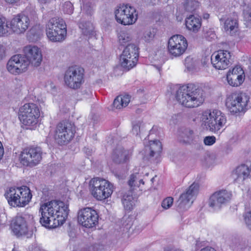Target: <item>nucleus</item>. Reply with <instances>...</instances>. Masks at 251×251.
Segmentation results:
<instances>
[{
    "mask_svg": "<svg viewBox=\"0 0 251 251\" xmlns=\"http://www.w3.org/2000/svg\"><path fill=\"white\" fill-rule=\"evenodd\" d=\"M201 251H216V250L211 247H207L202 249Z\"/></svg>",
    "mask_w": 251,
    "mask_h": 251,
    "instance_id": "bf43d9fd",
    "label": "nucleus"
},
{
    "mask_svg": "<svg viewBox=\"0 0 251 251\" xmlns=\"http://www.w3.org/2000/svg\"><path fill=\"white\" fill-rule=\"evenodd\" d=\"M48 38L52 42H61L65 39L67 34V25L60 17H53L46 25Z\"/></svg>",
    "mask_w": 251,
    "mask_h": 251,
    "instance_id": "7ed1b4c3",
    "label": "nucleus"
},
{
    "mask_svg": "<svg viewBox=\"0 0 251 251\" xmlns=\"http://www.w3.org/2000/svg\"><path fill=\"white\" fill-rule=\"evenodd\" d=\"M91 192L97 200L101 201L109 198L113 192V185L108 180L96 177L90 182Z\"/></svg>",
    "mask_w": 251,
    "mask_h": 251,
    "instance_id": "423d86ee",
    "label": "nucleus"
},
{
    "mask_svg": "<svg viewBox=\"0 0 251 251\" xmlns=\"http://www.w3.org/2000/svg\"><path fill=\"white\" fill-rule=\"evenodd\" d=\"M243 14L244 16H251V7L245 6L243 9Z\"/></svg>",
    "mask_w": 251,
    "mask_h": 251,
    "instance_id": "5fc2aeb1",
    "label": "nucleus"
},
{
    "mask_svg": "<svg viewBox=\"0 0 251 251\" xmlns=\"http://www.w3.org/2000/svg\"><path fill=\"white\" fill-rule=\"evenodd\" d=\"M194 131L190 128L184 129L180 134V141L186 144H191L195 138Z\"/></svg>",
    "mask_w": 251,
    "mask_h": 251,
    "instance_id": "bb28decb",
    "label": "nucleus"
},
{
    "mask_svg": "<svg viewBox=\"0 0 251 251\" xmlns=\"http://www.w3.org/2000/svg\"><path fill=\"white\" fill-rule=\"evenodd\" d=\"M128 58H126L125 65L123 62V60H121V55H120V62L121 66L124 68L125 70L128 71L133 68L136 64L138 61V59L135 57H132L127 56Z\"/></svg>",
    "mask_w": 251,
    "mask_h": 251,
    "instance_id": "f704fd0d",
    "label": "nucleus"
},
{
    "mask_svg": "<svg viewBox=\"0 0 251 251\" xmlns=\"http://www.w3.org/2000/svg\"><path fill=\"white\" fill-rule=\"evenodd\" d=\"M150 156L153 157L156 154H159L162 150L161 142L158 140L150 142Z\"/></svg>",
    "mask_w": 251,
    "mask_h": 251,
    "instance_id": "72a5a7b5",
    "label": "nucleus"
},
{
    "mask_svg": "<svg viewBox=\"0 0 251 251\" xmlns=\"http://www.w3.org/2000/svg\"><path fill=\"white\" fill-rule=\"evenodd\" d=\"M138 17H115L116 21L125 25L134 24L137 20Z\"/></svg>",
    "mask_w": 251,
    "mask_h": 251,
    "instance_id": "4c0bfd02",
    "label": "nucleus"
},
{
    "mask_svg": "<svg viewBox=\"0 0 251 251\" xmlns=\"http://www.w3.org/2000/svg\"><path fill=\"white\" fill-rule=\"evenodd\" d=\"M75 132V127L74 124L68 122H60L55 128L54 140L59 145L67 144L73 139Z\"/></svg>",
    "mask_w": 251,
    "mask_h": 251,
    "instance_id": "9d476101",
    "label": "nucleus"
},
{
    "mask_svg": "<svg viewBox=\"0 0 251 251\" xmlns=\"http://www.w3.org/2000/svg\"><path fill=\"white\" fill-rule=\"evenodd\" d=\"M81 11L83 14L89 15L93 14V10L89 3H86L81 7Z\"/></svg>",
    "mask_w": 251,
    "mask_h": 251,
    "instance_id": "a18cd8bd",
    "label": "nucleus"
},
{
    "mask_svg": "<svg viewBox=\"0 0 251 251\" xmlns=\"http://www.w3.org/2000/svg\"><path fill=\"white\" fill-rule=\"evenodd\" d=\"M62 10L64 14L71 15L74 11L72 3L69 1H66L62 5Z\"/></svg>",
    "mask_w": 251,
    "mask_h": 251,
    "instance_id": "a19ab883",
    "label": "nucleus"
},
{
    "mask_svg": "<svg viewBox=\"0 0 251 251\" xmlns=\"http://www.w3.org/2000/svg\"><path fill=\"white\" fill-rule=\"evenodd\" d=\"M231 192L226 190H221L214 193L209 198L208 205L214 210H218L231 200Z\"/></svg>",
    "mask_w": 251,
    "mask_h": 251,
    "instance_id": "2eb2a0df",
    "label": "nucleus"
},
{
    "mask_svg": "<svg viewBox=\"0 0 251 251\" xmlns=\"http://www.w3.org/2000/svg\"><path fill=\"white\" fill-rule=\"evenodd\" d=\"M174 199L172 197H167L162 202V206L163 208L167 209L169 208L173 204Z\"/></svg>",
    "mask_w": 251,
    "mask_h": 251,
    "instance_id": "c03bdc74",
    "label": "nucleus"
},
{
    "mask_svg": "<svg viewBox=\"0 0 251 251\" xmlns=\"http://www.w3.org/2000/svg\"><path fill=\"white\" fill-rule=\"evenodd\" d=\"M226 79L228 84L232 86H238L241 85L244 81V77L241 75L229 74H227Z\"/></svg>",
    "mask_w": 251,
    "mask_h": 251,
    "instance_id": "473e14b6",
    "label": "nucleus"
},
{
    "mask_svg": "<svg viewBox=\"0 0 251 251\" xmlns=\"http://www.w3.org/2000/svg\"><path fill=\"white\" fill-rule=\"evenodd\" d=\"M244 217L247 227L251 231V211L246 212Z\"/></svg>",
    "mask_w": 251,
    "mask_h": 251,
    "instance_id": "49530a36",
    "label": "nucleus"
},
{
    "mask_svg": "<svg viewBox=\"0 0 251 251\" xmlns=\"http://www.w3.org/2000/svg\"><path fill=\"white\" fill-rule=\"evenodd\" d=\"M155 33L154 29H149L145 31L142 38L145 42H149L153 39Z\"/></svg>",
    "mask_w": 251,
    "mask_h": 251,
    "instance_id": "ea45409f",
    "label": "nucleus"
},
{
    "mask_svg": "<svg viewBox=\"0 0 251 251\" xmlns=\"http://www.w3.org/2000/svg\"><path fill=\"white\" fill-rule=\"evenodd\" d=\"M84 69L77 66L69 67L64 74V85L71 89L77 90L84 83Z\"/></svg>",
    "mask_w": 251,
    "mask_h": 251,
    "instance_id": "0eeeda50",
    "label": "nucleus"
},
{
    "mask_svg": "<svg viewBox=\"0 0 251 251\" xmlns=\"http://www.w3.org/2000/svg\"><path fill=\"white\" fill-rule=\"evenodd\" d=\"M211 63L213 67L218 70L226 69L230 64L231 58L230 53L226 50H220L211 56Z\"/></svg>",
    "mask_w": 251,
    "mask_h": 251,
    "instance_id": "a211bd4d",
    "label": "nucleus"
},
{
    "mask_svg": "<svg viewBox=\"0 0 251 251\" xmlns=\"http://www.w3.org/2000/svg\"><path fill=\"white\" fill-rule=\"evenodd\" d=\"M193 59L190 56H187L184 60L185 65L189 68L192 67Z\"/></svg>",
    "mask_w": 251,
    "mask_h": 251,
    "instance_id": "603ef678",
    "label": "nucleus"
},
{
    "mask_svg": "<svg viewBox=\"0 0 251 251\" xmlns=\"http://www.w3.org/2000/svg\"><path fill=\"white\" fill-rule=\"evenodd\" d=\"M185 25L188 30L196 32L201 26V20L197 17H187L185 19Z\"/></svg>",
    "mask_w": 251,
    "mask_h": 251,
    "instance_id": "a878e982",
    "label": "nucleus"
},
{
    "mask_svg": "<svg viewBox=\"0 0 251 251\" xmlns=\"http://www.w3.org/2000/svg\"><path fill=\"white\" fill-rule=\"evenodd\" d=\"M25 57L28 59L29 64L39 66L42 60V54L40 49L35 46L29 45L24 49Z\"/></svg>",
    "mask_w": 251,
    "mask_h": 251,
    "instance_id": "6ab92c4d",
    "label": "nucleus"
},
{
    "mask_svg": "<svg viewBox=\"0 0 251 251\" xmlns=\"http://www.w3.org/2000/svg\"><path fill=\"white\" fill-rule=\"evenodd\" d=\"M204 143L207 146H211L216 142V138L214 136H206L203 140Z\"/></svg>",
    "mask_w": 251,
    "mask_h": 251,
    "instance_id": "de8ad7c7",
    "label": "nucleus"
},
{
    "mask_svg": "<svg viewBox=\"0 0 251 251\" xmlns=\"http://www.w3.org/2000/svg\"><path fill=\"white\" fill-rule=\"evenodd\" d=\"M141 123L140 121L133 124L132 132L133 134L137 135L140 132V128Z\"/></svg>",
    "mask_w": 251,
    "mask_h": 251,
    "instance_id": "8fccbe9b",
    "label": "nucleus"
},
{
    "mask_svg": "<svg viewBox=\"0 0 251 251\" xmlns=\"http://www.w3.org/2000/svg\"><path fill=\"white\" fill-rule=\"evenodd\" d=\"M199 186L197 183H193L187 189L185 193L179 197L176 204L178 208L184 209L189 207L192 203L193 200L198 191Z\"/></svg>",
    "mask_w": 251,
    "mask_h": 251,
    "instance_id": "dca6fc26",
    "label": "nucleus"
},
{
    "mask_svg": "<svg viewBox=\"0 0 251 251\" xmlns=\"http://www.w3.org/2000/svg\"><path fill=\"white\" fill-rule=\"evenodd\" d=\"M188 47L186 39L181 35L172 36L168 41V49L169 53L176 57L182 55Z\"/></svg>",
    "mask_w": 251,
    "mask_h": 251,
    "instance_id": "f8f14e48",
    "label": "nucleus"
},
{
    "mask_svg": "<svg viewBox=\"0 0 251 251\" xmlns=\"http://www.w3.org/2000/svg\"><path fill=\"white\" fill-rule=\"evenodd\" d=\"M140 175L138 173H136L131 175L130 179L128 181V185L131 187L138 186V181Z\"/></svg>",
    "mask_w": 251,
    "mask_h": 251,
    "instance_id": "79ce46f5",
    "label": "nucleus"
},
{
    "mask_svg": "<svg viewBox=\"0 0 251 251\" xmlns=\"http://www.w3.org/2000/svg\"><path fill=\"white\" fill-rule=\"evenodd\" d=\"M6 56L5 47L0 44V60H2Z\"/></svg>",
    "mask_w": 251,
    "mask_h": 251,
    "instance_id": "3c124183",
    "label": "nucleus"
},
{
    "mask_svg": "<svg viewBox=\"0 0 251 251\" xmlns=\"http://www.w3.org/2000/svg\"><path fill=\"white\" fill-rule=\"evenodd\" d=\"M29 65L28 59L21 54L13 55L7 64L9 72L13 75H18L25 72Z\"/></svg>",
    "mask_w": 251,
    "mask_h": 251,
    "instance_id": "4468645a",
    "label": "nucleus"
},
{
    "mask_svg": "<svg viewBox=\"0 0 251 251\" xmlns=\"http://www.w3.org/2000/svg\"><path fill=\"white\" fill-rule=\"evenodd\" d=\"M138 186L137 187H139L141 184H144V181H143V179L141 178V176H139V179L138 181Z\"/></svg>",
    "mask_w": 251,
    "mask_h": 251,
    "instance_id": "052dcab7",
    "label": "nucleus"
},
{
    "mask_svg": "<svg viewBox=\"0 0 251 251\" xmlns=\"http://www.w3.org/2000/svg\"><path fill=\"white\" fill-rule=\"evenodd\" d=\"M38 1L41 3H46L50 2L51 0H38Z\"/></svg>",
    "mask_w": 251,
    "mask_h": 251,
    "instance_id": "680f3d73",
    "label": "nucleus"
},
{
    "mask_svg": "<svg viewBox=\"0 0 251 251\" xmlns=\"http://www.w3.org/2000/svg\"><path fill=\"white\" fill-rule=\"evenodd\" d=\"M248 195L250 196V197L251 198V189L249 191Z\"/></svg>",
    "mask_w": 251,
    "mask_h": 251,
    "instance_id": "69168bd1",
    "label": "nucleus"
},
{
    "mask_svg": "<svg viewBox=\"0 0 251 251\" xmlns=\"http://www.w3.org/2000/svg\"><path fill=\"white\" fill-rule=\"evenodd\" d=\"M78 25L82 34L89 37L95 34L94 27L91 21L85 17H81L78 22Z\"/></svg>",
    "mask_w": 251,
    "mask_h": 251,
    "instance_id": "5701e85b",
    "label": "nucleus"
},
{
    "mask_svg": "<svg viewBox=\"0 0 251 251\" xmlns=\"http://www.w3.org/2000/svg\"><path fill=\"white\" fill-rule=\"evenodd\" d=\"M10 34L15 33L22 34L28 29L31 24L29 17H9Z\"/></svg>",
    "mask_w": 251,
    "mask_h": 251,
    "instance_id": "f3484780",
    "label": "nucleus"
},
{
    "mask_svg": "<svg viewBox=\"0 0 251 251\" xmlns=\"http://www.w3.org/2000/svg\"><path fill=\"white\" fill-rule=\"evenodd\" d=\"M251 172V162L247 161L245 164L237 167L233 172L232 175L235 180L243 181L249 176Z\"/></svg>",
    "mask_w": 251,
    "mask_h": 251,
    "instance_id": "412c9836",
    "label": "nucleus"
},
{
    "mask_svg": "<svg viewBox=\"0 0 251 251\" xmlns=\"http://www.w3.org/2000/svg\"><path fill=\"white\" fill-rule=\"evenodd\" d=\"M170 251H184L182 250L179 249H175L171 250Z\"/></svg>",
    "mask_w": 251,
    "mask_h": 251,
    "instance_id": "0e129e2a",
    "label": "nucleus"
},
{
    "mask_svg": "<svg viewBox=\"0 0 251 251\" xmlns=\"http://www.w3.org/2000/svg\"><path fill=\"white\" fill-rule=\"evenodd\" d=\"M130 102L129 95L119 96L113 101V106L117 109H121L126 107Z\"/></svg>",
    "mask_w": 251,
    "mask_h": 251,
    "instance_id": "c756f323",
    "label": "nucleus"
},
{
    "mask_svg": "<svg viewBox=\"0 0 251 251\" xmlns=\"http://www.w3.org/2000/svg\"><path fill=\"white\" fill-rule=\"evenodd\" d=\"M204 36L206 40L209 41H211L216 38L215 31L212 29H208L204 31Z\"/></svg>",
    "mask_w": 251,
    "mask_h": 251,
    "instance_id": "37998d69",
    "label": "nucleus"
},
{
    "mask_svg": "<svg viewBox=\"0 0 251 251\" xmlns=\"http://www.w3.org/2000/svg\"><path fill=\"white\" fill-rule=\"evenodd\" d=\"M12 230L17 236L25 235L29 238L32 235V232L28 231L25 218L22 216L15 217L12 225Z\"/></svg>",
    "mask_w": 251,
    "mask_h": 251,
    "instance_id": "aec40b11",
    "label": "nucleus"
},
{
    "mask_svg": "<svg viewBox=\"0 0 251 251\" xmlns=\"http://www.w3.org/2000/svg\"><path fill=\"white\" fill-rule=\"evenodd\" d=\"M122 203L125 210L130 211L133 209L135 204L133 198L131 195H124L122 199Z\"/></svg>",
    "mask_w": 251,
    "mask_h": 251,
    "instance_id": "e433bc0d",
    "label": "nucleus"
},
{
    "mask_svg": "<svg viewBox=\"0 0 251 251\" xmlns=\"http://www.w3.org/2000/svg\"><path fill=\"white\" fill-rule=\"evenodd\" d=\"M115 16H138L135 8L129 4H119L115 9Z\"/></svg>",
    "mask_w": 251,
    "mask_h": 251,
    "instance_id": "b1692460",
    "label": "nucleus"
},
{
    "mask_svg": "<svg viewBox=\"0 0 251 251\" xmlns=\"http://www.w3.org/2000/svg\"><path fill=\"white\" fill-rule=\"evenodd\" d=\"M68 205L60 201H51L40 206L41 214L40 222L43 226L49 228L62 225L69 213Z\"/></svg>",
    "mask_w": 251,
    "mask_h": 251,
    "instance_id": "f257e3e1",
    "label": "nucleus"
},
{
    "mask_svg": "<svg viewBox=\"0 0 251 251\" xmlns=\"http://www.w3.org/2000/svg\"><path fill=\"white\" fill-rule=\"evenodd\" d=\"M183 6L186 11L195 14V11L200 7V3L196 0H185ZM189 16H194L191 14Z\"/></svg>",
    "mask_w": 251,
    "mask_h": 251,
    "instance_id": "c85d7f7f",
    "label": "nucleus"
},
{
    "mask_svg": "<svg viewBox=\"0 0 251 251\" xmlns=\"http://www.w3.org/2000/svg\"><path fill=\"white\" fill-rule=\"evenodd\" d=\"M118 37L119 44L123 46L129 44L128 43L132 40V36L130 34L126 31H120Z\"/></svg>",
    "mask_w": 251,
    "mask_h": 251,
    "instance_id": "c9c22d12",
    "label": "nucleus"
},
{
    "mask_svg": "<svg viewBox=\"0 0 251 251\" xmlns=\"http://www.w3.org/2000/svg\"><path fill=\"white\" fill-rule=\"evenodd\" d=\"M4 154V149L1 142L0 141V160L2 158Z\"/></svg>",
    "mask_w": 251,
    "mask_h": 251,
    "instance_id": "13d9d810",
    "label": "nucleus"
},
{
    "mask_svg": "<svg viewBox=\"0 0 251 251\" xmlns=\"http://www.w3.org/2000/svg\"><path fill=\"white\" fill-rule=\"evenodd\" d=\"M25 12L26 15H33L35 14V11H34L33 7H27L25 9Z\"/></svg>",
    "mask_w": 251,
    "mask_h": 251,
    "instance_id": "4d7b16f0",
    "label": "nucleus"
},
{
    "mask_svg": "<svg viewBox=\"0 0 251 251\" xmlns=\"http://www.w3.org/2000/svg\"><path fill=\"white\" fill-rule=\"evenodd\" d=\"M176 99L179 104L187 108L197 107L203 103L204 99L202 91L194 84H188L179 88Z\"/></svg>",
    "mask_w": 251,
    "mask_h": 251,
    "instance_id": "f03ea898",
    "label": "nucleus"
},
{
    "mask_svg": "<svg viewBox=\"0 0 251 251\" xmlns=\"http://www.w3.org/2000/svg\"><path fill=\"white\" fill-rule=\"evenodd\" d=\"M9 18L0 17V37L10 34Z\"/></svg>",
    "mask_w": 251,
    "mask_h": 251,
    "instance_id": "cd10ccee",
    "label": "nucleus"
},
{
    "mask_svg": "<svg viewBox=\"0 0 251 251\" xmlns=\"http://www.w3.org/2000/svg\"><path fill=\"white\" fill-rule=\"evenodd\" d=\"M229 74L235 75H243L244 73L242 69V68L240 66H236L231 71H229L228 73Z\"/></svg>",
    "mask_w": 251,
    "mask_h": 251,
    "instance_id": "09e8293b",
    "label": "nucleus"
},
{
    "mask_svg": "<svg viewBox=\"0 0 251 251\" xmlns=\"http://www.w3.org/2000/svg\"><path fill=\"white\" fill-rule=\"evenodd\" d=\"M77 218L79 224L86 228H92L98 224V213L92 208L86 207L79 210Z\"/></svg>",
    "mask_w": 251,
    "mask_h": 251,
    "instance_id": "ddd939ff",
    "label": "nucleus"
},
{
    "mask_svg": "<svg viewBox=\"0 0 251 251\" xmlns=\"http://www.w3.org/2000/svg\"><path fill=\"white\" fill-rule=\"evenodd\" d=\"M127 223L125 225V227L126 229H128L131 228L132 226V222L131 218L128 217L126 221Z\"/></svg>",
    "mask_w": 251,
    "mask_h": 251,
    "instance_id": "6e6d98bb",
    "label": "nucleus"
},
{
    "mask_svg": "<svg viewBox=\"0 0 251 251\" xmlns=\"http://www.w3.org/2000/svg\"><path fill=\"white\" fill-rule=\"evenodd\" d=\"M79 251H98V245H92L88 248H83Z\"/></svg>",
    "mask_w": 251,
    "mask_h": 251,
    "instance_id": "864d4df0",
    "label": "nucleus"
},
{
    "mask_svg": "<svg viewBox=\"0 0 251 251\" xmlns=\"http://www.w3.org/2000/svg\"><path fill=\"white\" fill-rule=\"evenodd\" d=\"M201 120L205 128L213 132L219 131L226 123V115L218 109H210L204 111Z\"/></svg>",
    "mask_w": 251,
    "mask_h": 251,
    "instance_id": "39448f33",
    "label": "nucleus"
},
{
    "mask_svg": "<svg viewBox=\"0 0 251 251\" xmlns=\"http://www.w3.org/2000/svg\"><path fill=\"white\" fill-rule=\"evenodd\" d=\"M220 21L221 23L223 22L225 29L226 31H232L237 27V21L233 17H225L224 18L220 19Z\"/></svg>",
    "mask_w": 251,
    "mask_h": 251,
    "instance_id": "7c9ffc66",
    "label": "nucleus"
},
{
    "mask_svg": "<svg viewBox=\"0 0 251 251\" xmlns=\"http://www.w3.org/2000/svg\"><path fill=\"white\" fill-rule=\"evenodd\" d=\"M39 117V109L35 103H25L20 108L19 118L25 126L34 127L38 122Z\"/></svg>",
    "mask_w": 251,
    "mask_h": 251,
    "instance_id": "6e6552de",
    "label": "nucleus"
},
{
    "mask_svg": "<svg viewBox=\"0 0 251 251\" xmlns=\"http://www.w3.org/2000/svg\"><path fill=\"white\" fill-rule=\"evenodd\" d=\"M42 154V150L39 147H27L21 151L19 160L23 166L33 167L40 163Z\"/></svg>",
    "mask_w": 251,
    "mask_h": 251,
    "instance_id": "9b49d317",
    "label": "nucleus"
},
{
    "mask_svg": "<svg viewBox=\"0 0 251 251\" xmlns=\"http://www.w3.org/2000/svg\"><path fill=\"white\" fill-rule=\"evenodd\" d=\"M231 246L234 250L242 251L248 247L249 244L245 239L235 238L233 239Z\"/></svg>",
    "mask_w": 251,
    "mask_h": 251,
    "instance_id": "2f4dec72",
    "label": "nucleus"
},
{
    "mask_svg": "<svg viewBox=\"0 0 251 251\" xmlns=\"http://www.w3.org/2000/svg\"><path fill=\"white\" fill-rule=\"evenodd\" d=\"M246 20L248 21L249 23L251 24V17H246Z\"/></svg>",
    "mask_w": 251,
    "mask_h": 251,
    "instance_id": "e2e57ef3",
    "label": "nucleus"
},
{
    "mask_svg": "<svg viewBox=\"0 0 251 251\" xmlns=\"http://www.w3.org/2000/svg\"><path fill=\"white\" fill-rule=\"evenodd\" d=\"M154 180V177H152V178L151 179V181L152 182H153Z\"/></svg>",
    "mask_w": 251,
    "mask_h": 251,
    "instance_id": "338daca9",
    "label": "nucleus"
},
{
    "mask_svg": "<svg viewBox=\"0 0 251 251\" xmlns=\"http://www.w3.org/2000/svg\"><path fill=\"white\" fill-rule=\"evenodd\" d=\"M127 56L135 57L138 59L139 56V51L138 47L134 44H129L126 45L122 53L121 54V60L125 65L126 58Z\"/></svg>",
    "mask_w": 251,
    "mask_h": 251,
    "instance_id": "393cba45",
    "label": "nucleus"
},
{
    "mask_svg": "<svg viewBox=\"0 0 251 251\" xmlns=\"http://www.w3.org/2000/svg\"><path fill=\"white\" fill-rule=\"evenodd\" d=\"M131 155L132 151L130 150H126L120 147L114 151L112 158L114 162L121 164L128 160Z\"/></svg>",
    "mask_w": 251,
    "mask_h": 251,
    "instance_id": "4be33fe9",
    "label": "nucleus"
},
{
    "mask_svg": "<svg viewBox=\"0 0 251 251\" xmlns=\"http://www.w3.org/2000/svg\"><path fill=\"white\" fill-rule=\"evenodd\" d=\"M12 251H19L18 250L15 249H13Z\"/></svg>",
    "mask_w": 251,
    "mask_h": 251,
    "instance_id": "774afa93",
    "label": "nucleus"
},
{
    "mask_svg": "<svg viewBox=\"0 0 251 251\" xmlns=\"http://www.w3.org/2000/svg\"><path fill=\"white\" fill-rule=\"evenodd\" d=\"M5 197L9 204L13 207H24L32 198L30 190L27 186L11 187L6 191Z\"/></svg>",
    "mask_w": 251,
    "mask_h": 251,
    "instance_id": "20e7f679",
    "label": "nucleus"
},
{
    "mask_svg": "<svg viewBox=\"0 0 251 251\" xmlns=\"http://www.w3.org/2000/svg\"><path fill=\"white\" fill-rule=\"evenodd\" d=\"M43 26L40 25H35L30 30L31 34L36 39L40 38L43 35Z\"/></svg>",
    "mask_w": 251,
    "mask_h": 251,
    "instance_id": "58836bf2",
    "label": "nucleus"
},
{
    "mask_svg": "<svg viewBox=\"0 0 251 251\" xmlns=\"http://www.w3.org/2000/svg\"><path fill=\"white\" fill-rule=\"evenodd\" d=\"M250 96L245 93H232L227 96L226 105L231 113L243 112L247 108Z\"/></svg>",
    "mask_w": 251,
    "mask_h": 251,
    "instance_id": "1a4fd4ad",
    "label": "nucleus"
}]
</instances>
